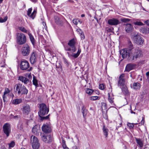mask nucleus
<instances>
[{
    "mask_svg": "<svg viewBox=\"0 0 149 149\" xmlns=\"http://www.w3.org/2000/svg\"><path fill=\"white\" fill-rule=\"evenodd\" d=\"M37 54L35 51H33L30 58V62L31 64H33L36 61Z\"/></svg>",
    "mask_w": 149,
    "mask_h": 149,
    "instance_id": "nucleus-17",
    "label": "nucleus"
},
{
    "mask_svg": "<svg viewBox=\"0 0 149 149\" xmlns=\"http://www.w3.org/2000/svg\"><path fill=\"white\" fill-rule=\"evenodd\" d=\"M30 106L27 104H26L23 106L22 109V111L23 114L25 115H28L30 111Z\"/></svg>",
    "mask_w": 149,
    "mask_h": 149,
    "instance_id": "nucleus-12",
    "label": "nucleus"
},
{
    "mask_svg": "<svg viewBox=\"0 0 149 149\" xmlns=\"http://www.w3.org/2000/svg\"><path fill=\"white\" fill-rule=\"evenodd\" d=\"M128 126L130 128H133L134 126L133 124H129L128 125Z\"/></svg>",
    "mask_w": 149,
    "mask_h": 149,
    "instance_id": "nucleus-49",
    "label": "nucleus"
},
{
    "mask_svg": "<svg viewBox=\"0 0 149 149\" xmlns=\"http://www.w3.org/2000/svg\"><path fill=\"white\" fill-rule=\"evenodd\" d=\"M33 84L36 87L38 86V81L36 78V77L34 76H33Z\"/></svg>",
    "mask_w": 149,
    "mask_h": 149,
    "instance_id": "nucleus-28",
    "label": "nucleus"
},
{
    "mask_svg": "<svg viewBox=\"0 0 149 149\" xmlns=\"http://www.w3.org/2000/svg\"><path fill=\"white\" fill-rule=\"evenodd\" d=\"M145 23L147 25H149V19L145 21Z\"/></svg>",
    "mask_w": 149,
    "mask_h": 149,
    "instance_id": "nucleus-54",
    "label": "nucleus"
},
{
    "mask_svg": "<svg viewBox=\"0 0 149 149\" xmlns=\"http://www.w3.org/2000/svg\"><path fill=\"white\" fill-rule=\"evenodd\" d=\"M110 93H108V100L109 102L111 103H112V98L110 96Z\"/></svg>",
    "mask_w": 149,
    "mask_h": 149,
    "instance_id": "nucleus-45",
    "label": "nucleus"
},
{
    "mask_svg": "<svg viewBox=\"0 0 149 149\" xmlns=\"http://www.w3.org/2000/svg\"><path fill=\"white\" fill-rule=\"evenodd\" d=\"M120 22L117 19H112V25H117L119 24Z\"/></svg>",
    "mask_w": 149,
    "mask_h": 149,
    "instance_id": "nucleus-33",
    "label": "nucleus"
},
{
    "mask_svg": "<svg viewBox=\"0 0 149 149\" xmlns=\"http://www.w3.org/2000/svg\"><path fill=\"white\" fill-rule=\"evenodd\" d=\"M142 33H149V28L148 27L143 28L141 30Z\"/></svg>",
    "mask_w": 149,
    "mask_h": 149,
    "instance_id": "nucleus-32",
    "label": "nucleus"
},
{
    "mask_svg": "<svg viewBox=\"0 0 149 149\" xmlns=\"http://www.w3.org/2000/svg\"><path fill=\"white\" fill-rule=\"evenodd\" d=\"M3 100L4 102H5V98H3Z\"/></svg>",
    "mask_w": 149,
    "mask_h": 149,
    "instance_id": "nucleus-64",
    "label": "nucleus"
},
{
    "mask_svg": "<svg viewBox=\"0 0 149 149\" xmlns=\"http://www.w3.org/2000/svg\"><path fill=\"white\" fill-rule=\"evenodd\" d=\"M18 29L22 32L26 33L27 32V30L25 29V28L23 27H19Z\"/></svg>",
    "mask_w": 149,
    "mask_h": 149,
    "instance_id": "nucleus-37",
    "label": "nucleus"
},
{
    "mask_svg": "<svg viewBox=\"0 0 149 149\" xmlns=\"http://www.w3.org/2000/svg\"><path fill=\"white\" fill-rule=\"evenodd\" d=\"M133 87L134 89H139L140 88V84L139 83H134L133 84Z\"/></svg>",
    "mask_w": 149,
    "mask_h": 149,
    "instance_id": "nucleus-30",
    "label": "nucleus"
},
{
    "mask_svg": "<svg viewBox=\"0 0 149 149\" xmlns=\"http://www.w3.org/2000/svg\"><path fill=\"white\" fill-rule=\"evenodd\" d=\"M108 23L109 24L112 25V19H109L108 21Z\"/></svg>",
    "mask_w": 149,
    "mask_h": 149,
    "instance_id": "nucleus-52",
    "label": "nucleus"
},
{
    "mask_svg": "<svg viewBox=\"0 0 149 149\" xmlns=\"http://www.w3.org/2000/svg\"><path fill=\"white\" fill-rule=\"evenodd\" d=\"M102 130L104 134L107 137L108 134V129L104 125L103 126Z\"/></svg>",
    "mask_w": 149,
    "mask_h": 149,
    "instance_id": "nucleus-29",
    "label": "nucleus"
},
{
    "mask_svg": "<svg viewBox=\"0 0 149 149\" xmlns=\"http://www.w3.org/2000/svg\"><path fill=\"white\" fill-rule=\"evenodd\" d=\"M123 92L125 94H127L129 93V91L126 85L124 86H122L120 88Z\"/></svg>",
    "mask_w": 149,
    "mask_h": 149,
    "instance_id": "nucleus-26",
    "label": "nucleus"
},
{
    "mask_svg": "<svg viewBox=\"0 0 149 149\" xmlns=\"http://www.w3.org/2000/svg\"><path fill=\"white\" fill-rule=\"evenodd\" d=\"M125 74H121L119 77V80L118 81V84L119 86L121 88L122 86H124L125 84V79L124 78Z\"/></svg>",
    "mask_w": 149,
    "mask_h": 149,
    "instance_id": "nucleus-13",
    "label": "nucleus"
},
{
    "mask_svg": "<svg viewBox=\"0 0 149 149\" xmlns=\"http://www.w3.org/2000/svg\"><path fill=\"white\" fill-rule=\"evenodd\" d=\"M8 17L6 16L3 19L2 18H0V23H3L6 22L7 20Z\"/></svg>",
    "mask_w": 149,
    "mask_h": 149,
    "instance_id": "nucleus-39",
    "label": "nucleus"
},
{
    "mask_svg": "<svg viewBox=\"0 0 149 149\" xmlns=\"http://www.w3.org/2000/svg\"><path fill=\"white\" fill-rule=\"evenodd\" d=\"M42 130L45 134H48L51 132L50 126L48 125L44 124L42 127Z\"/></svg>",
    "mask_w": 149,
    "mask_h": 149,
    "instance_id": "nucleus-16",
    "label": "nucleus"
},
{
    "mask_svg": "<svg viewBox=\"0 0 149 149\" xmlns=\"http://www.w3.org/2000/svg\"><path fill=\"white\" fill-rule=\"evenodd\" d=\"M28 34L29 36L30 40L33 45L35 44V40L32 34L29 32H28Z\"/></svg>",
    "mask_w": 149,
    "mask_h": 149,
    "instance_id": "nucleus-27",
    "label": "nucleus"
},
{
    "mask_svg": "<svg viewBox=\"0 0 149 149\" xmlns=\"http://www.w3.org/2000/svg\"><path fill=\"white\" fill-rule=\"evenodd\" d=\"M71 52H67V53L68 54V56L70 58L73 57L74 58H77L80 54L81 52V49H79L77 53H74L72 51H71Z\"/></svg>",
    "mask_w": 149,
    "mask_h": 149,
    "instance_id": "nucleus-15",
    "label": "nucleus"
},
{
    "mask_svg": "<svg viewBox=\"0 0 149 149\" xmlns=\"http://www.w3.org/2000/svg\"><path fill=\"white\" fill-rule=\"evenodd\" d=\"M40 129L37 125H35L32 129V132L35 134H37L39 132Z\"/></svg>",
    "mask_w": 149,
    "mask_h": 149,
    "instance_id": "nucleus-25",
    "label": "nucleus"
},
{
    "mask_svg": "<svg viewBox=\"0 0 149 149\" xmlns=\"http://www.w3.org/2000/svg\"><path fill=\"white\" fill-rule=\"evenodd\" d=\"M134 28L133 26L129 24L126 25L125 27V30L127 33H130L132 31Z\"/></svg>",
    "mask_w": 149,
    "mask_h": 149,
    "instance_id": "nucleus-20",
    "label": "nucleus"
},
{
    "mask_svg": "<svg viewBox=\"0 0 149 149\" xmlns=\"http://www.w3.org/2000/svg\"><path fill=\"white\" fill-rule=\"evenodd\" d=\"M82 112L84 117L87 114V110L86 109L84 106H83L82 108Z\"/></svg>",
    "mask_w": 149,
    "mask_h": 149,
    "instance_id": "nucleus-31",
    "label": "nucleus"
},
{
    "mask_svg": "<svg viewBox=\"0 0 149 149\" xmlns=\"http://www.w3.org/2000/svg\"><path fill=\"white\" fill-rule=\"evenodd\" d=\"M135 138L137 146H139L141 148L143 146V141L140 138Z\"/></svg>",
    "mask_w": 149,
    "mask_h": 149,
    "instance_id": "nucleus-19",
    "label": "nucleus"
},
{
    "mask_svg": "<svg viewBox=\"0 0 149 149\" xmlns=\"http://www.w3.org/2000/svg\"><path fill=\"white\" fill-rule=\"evenodd\" d=\"M128 45V48L121 50L120 51V54L123 58L127 57L128 56V58L130 60V45H129V43Z\"/></svg>",
    "mask_w": 149,
    "mask_h": 149,
    "instance_id": "nucleus-8",
    "label": "nucleus"
},
{
    "mask_svg": "<svg viewBox=\"0 0 149 149\" xmlns=\"http://www.w3.org/2000/svg\"><path fill=\"white\" fill-rule=\"evenodd\" d=\"M62 147L63 149H69V148L67 146L65 141L64 140H62Z\"/></svg>",
    "mask_w": 149,
    "mask_h": 149,
    "instance_id": "nucleus-35",
    "label": "nucleus"
},
{
    "mask_svg": "<svg viewBox=\"0 0 149 149\" xmlns=\"http://www.w3.org/2000/svg\"><path fill=\"white\" fill-rule=\"evenodd\" d=\"M144 120L143 118L142 119V120L140 123L141 125H143V124H144Z\"/></svg>",
    "mask_w": 149,
    "mask_h": 149,
    "instance_id": "nucleus-53",
    "label": "nucleus"
},
{
    "mask_svg": "<svg viewBox=\"0 0 149 149\" xmlns=\"http://www.w3.org/2000/svg\"><path fill=\"white\" fill-rule=\"evenodd\" d=\"M55 22L58 25H62L63 24V21L61 19L57 16L54 17Z\"/></svg>",
    "mask_w": 149,
    "mask_h": 149,
    "instance_id": "nucleus-21",
    "label": "nucleus"
},
{
    "mask_svg": "<svg viewBox=\"0 0 149 149\" xmlns=\"http://www.w3.org/2000/svg\"><path fill=\"white\" fill-rule=\"evenodd\" d=\"M16 38L17 43L22 45L24 44L26 42V37L22 33H17L16 35Z\"/></svg>",
    "mask_w": 149,
    "mask_h": 149,
    "instance_id": "nucleus-4",
    "label": "nucleus"
},
{
    "mask_svg": "<svg viewBox=\"0 0 149 149\" xmlns=\"http://www.w3.org/2000/svg\"><path fill=\"white\" fill-rule=\"evenodd\" d=\"M105 87L106 86L105 85L103 84H100L99 85V88L101 90H103L104 89Z\"/></svg>",
    "mask_w": 149,
    "mask_h": 149,
    "instance_id": "nucleus-40",
    "label": "nucleus"
},
{
    "mask_svg": "<svg viewBox=\"0 0 149 149\" xmlns=\"http://www.w3.org/2000/svg\"><path fill=\"white\" fill-rule=\"evenodd\" d=\"M27 76H28V77L29 78V79L31 78L32 77V76L31 75V73H29Z\"/></svg>",
    "mask_w": 149,
    "mask_h": 149,
    "instance_id": "nucleus-55",
    "label": "nucleus"
},
{
    "mask_svg": "<svg viewBox=\"0 0 149 149\" xmlns=\"http://www.w3.org/2000/svg\"><path fill=\"white\" fill-rule=\"evenodd\" d=\"M102 111H104L107 109V105L105 103L103 102L102 103Z\"/></svg>",
    "mask_w": 149,
    "mask_h": 149,
    "instance_id": "nucleus-34",
    "label": "nucleus"
},
{
    "mask_svg": "<svg viewBox=\"0 0 149 149\" xmlns=\"http://www.w3.org/2000/svg\"><path fill=\"white\" fill-rule=\"evenodd\" d=\"M78 22H79L80 24H81L82 22L79 19H78Z\"/></svg>",
    "mask_w": 149,
    "mask_h": 149,
    "instance_id": "nucleus-57",
    "label": "nucleus"
},
{
    "mask_svg": "<svg viewBox=\"0 0 149 149\" xmlns=\"http://www.w3.org/2000/svg\"><path fill=\"white\" fill-rule=\"evenodd\" d=\"M40 110L38 114L41 120L48 119L49 118V115L45 117L42 116L47 114L49 111V109H47L46 105L44 103H42L40 104Z\"/></svg>",
    "mask_w": 149,
    "mask_h": 149,
    "instance_id": "nucleus-2",
    "label": "nucleus"
},
{
    "mask_svg": "<svg viewBox=\"0 0 149 149\" xmlns=\"http://www.w3.org/2000/svg\"><path fill=\"white\" fill-rule=\"evenodd\" d=\"M85 15L84 14H82L81 15V17H84L85 16Z\"/></svg>",
    "mask_w": 149,
    "mask_h": 149,
    "instance_id": "nucleus-59",
    "label": "nucleus"
},
{
    "mask_svg": "<svg viewBox=\"0 0 149 149\" xmlns=\"http://www.w3.org/2000/svg\"><path fill=\"white\" fill-rule=\"evenodd\" d=\"M42 140L46 143H49L52 142L53 138L50 134H41Z\"/></svg>",
    "mask_w": 149,
    "mask_h": 149,
    "instance_id": "nucleus-5",
    "label": "nucleus"
},
{
    "mask_svg": "<svg viewBox=\"0 0 149 149\" xmlns=\"http://www.w3.org/2000/svg\"><path fill=\"white\" fill-rule=\"evenodd\" d=\"M131 20V19L128 18H122L121 19V21L123 22H127Z\"/></svg>",
    "mask_w": 149,
    "mask_h": 149,
    "instance_id": "nucleus-41",
    "label": "nucleus"
},
{
    "mask_svg": "<svg viewBox=\"0 0 149 149\" xmlns=\"http://www.w3.org/2000/svg\"><path fill=\"white\" fill-rule=\"evenodd\" d=\"M3 0H0V3H1L2 2Z\"/></svg>",
    "mask_w": 149,
    "mask_h": 149,
    "instance_id": "nucleus-62",
    "label": "nucleus"
},
{
    "mask_svg": "<svg viewBox=\"0 0 149 149\" xmlns=\"http://www.w3.org/2000/svg\"><path fill=\"white\" fill-rule=\"evenodd\" d=\"M22 100L21 98H17L13 100L12 103L13 104L17 105L21 103L22 102Z\"/></svg>",
    "mask_w": 149,
    "mask_h": 149,
    "instance_id": "nucleus-24",
    "label": "nucleus"
},
{
    "mask_svg": "<svg viewBox=\"0 0 149 149\" xmlns=\"http://www.w3.org/2000/svg\"><path fill=\"white\" fill-rule=\"evenodd\" d=\"M93 90L88 88L86 90V93L89 95H91L93 92Z\"/></svg>",
    "mask_w": 149,
    "mask_h": 149,
    "instance_id": "nucleus-38",
    "label": "nucleus"
},
{
    "mask_svg": "<svg viewBox=\"0 0 149 149\" xmlns=\"http://www.w3.org/2000/svg\"><path fill=\"white\" fill-rule=\"evenodd\" d=\"M3 130L4 133L8 137L11 131L10 125L8 123H5L3 126Z\"/></svg>",
    "mask_w": 149,
    "mask_h": 149,
    "instance_id": "nucleus-11",
    "label": "nucleus"
},
{
    "mask_svg": "<svg viewBox=\"0 0 149 149\" xmlns=\"http://www.w3.org/2000/svg\"><path fill=\"white\" fill-rule=\"evenodd\" d=\"M32 10V8H29L28 9L27 11V15L29 16L30 17L33 19L35 16L36 14V11L35 10H34L32 14H31Z\"/></svg>",
    "mask_w": 149,
    "mask_h": 149,
    "instance_id": "nucleus-18",
    "label": "nucleus"
},
{
    "mask_svg": "<svg viewBox=\"0 0 149 149\" xmlns=\"http://www.w3.org/2000/svg\"><path fill=\"white\" fill-rule=\"evenodd\" d=\"M10 92V91L8 88H6L5 89V91L4 92V95H6L7 94H8Z\"/></svg>",
    "mask_w": 149,
    "mask_h": 149,
    "instance_id": "nucleus-47",
    "label": "nucleus"
},
{
    "mask_svg": "<svg viewBox=\"0 0 149 149\" xmlns=\"http://www.w3.org/2000/svg\"><path fill=\"white\" fill-rule=\"evenodd\" d=\"M15 91L19 95H26L28 91L26 87L20 83L15 85L14 88Z\"/></svg>",
    "mask_w": 149,
    "mask_h": 149,
    "instance_id": "nucleus-3",
    "label": "nucleus"
},
{
    "mask_svg": "<svg viewBox=\"0 0 149 149\" xmlns=\"http://www.w3.org/2000/svg\"><path fill=\"white\" fill-rule=\"evenodd\" d=\"M134 40L136 43L139 45H141L143 42V38L139 35H136L134 37Z\"/></svg>",
    "mask_w": 149,
    "mask_h": 149,
    "instance_id": "nucleus-14",
    "label": "nucleus"
},
{
    "mask_svg": "<svg viewBox=\"0 0 149 149\" xmlns=\"http://www.w3.org/2000/svg\"><path fill=\"white\" fill-rule=\"evenodd\" d=\"M19 118V116H14V118H15V119H18Z\"/></svg>",
    "mask_w": 149,
    "mask_h": 149,
    "instance_id": "nucleus-56",
    "label": "nucleus"
},
{
    "mask_svg": "<svg viewBox=\"0 0 149 149\" xmlns=\"http://www.w3.org/2000/svg\"><path fill=\"white\" fill-rule=\"evenodd\" d=\"M134 24L135 25L141 26L143 25V24L141 22L136 21L134 22Z\"/></svg>",
    "mask_w": 149,
    "mask_h": 149,
    "instance_id": "nucleus-42",
    "label": "nucleus"
},
{
    "mask_svg": "<svg viewBox=\"0 0 149 149\" xmlns=\"http://www.w3.org/2000/svg\"><path fill=\"white\" fill-rule=\"evenodd\" d=\"M30 48L29 46L27 44H26L22 48V54L24 56H28L30 53Z\"/></svg>",
    "mask_w": 149,
    "mask_h": 149,
    "instance_id": "nucleus-10",
    "label": "nucleus"
},
{
    "mask_svg": "<svg viewBox=\"0 0 149 149\" xmlns=\"http://www.w3.org/2000/svg\"><path fill=\"white\" fill-rule=\"evenodd\" d=\"M73 23L74 24L77 25L78 24V19H74L73 20Z\"/></svg>",
    "mask_w": 149,
    "mask_h": 149,
    "instance_id": "nucleus-46",
    "label": "nucleus"
},
{
    "mask_svg": "<svg viewBox=\"0 0 149 149\" xmlns=\"http://www.w3.org/2000/svg\"><path fill=\"white\" fill-rule=\"evenodd\" d=\"M131 113H134V114H135V113L134 112H133L132 110H131Z\"/></svg>",
    "mask_w": 149,
    "mask_h": 149,
    "instance_id": "nucleus-61",
    "label": "nucleus"
},
{
    "mask_svg": "<svg viewBox=\"0 0 149 149\" xmlns=\"http://www.w3.org/2000/svg\"><path fill=\"white\" fill-rule=\"evenodd\" d=\"M64 63H65V64H66L67 66H68L69 64L68 63L67 60L65 58L64 59Z\"/></svg>",
    "mask_w": 149,
    "mask_h": 149,
    "instance_id": "nucleus-50",
    "label": "nucleus"
},
{
    "mask_svg": "<svg viewBox=\"0 0 149 149\" xmlns=\"http://www.w3.org/2000/svg\"><path fill=\"white\" fill-rule=\"evenodd\" d=\"M5 95L3 94V98H5L6 97Z\"/></svg>",
    "mask_w": 149,
    "mask_h": 149,
    "instance_id": "nucleus-60",
    "label": "nucleus"
},
{
    "mask_svg": "<svg viewBox=\"0 0 149 149\" xmlns=\"http://www.w3.org/2000/svg\"><path fill=\"white\" fill-rule=\"evenodd\" d=\"M98 97L97 96H93L90 97V99L91 100H95L97 99Z\"/></svg>",
    "mask_w": 149,
    "mask_h": 149,
    "instance_id": "nucleus-43",
    "label": "nucleus"
},
{
    "mask_svg": "<svg viewBox=\"0 0 149 149\" xmlns=\"http://www.w3.org/2000/svg\"><path fill=\"white\" fill-rule=\"evenodd\" d=\"M20 67L22 70H27L29 71L32 70L31 67L28 69L30 68V65L28 61L25 60L22 61L20 64Z\"/></svg>",
    "mask_w": 149,
    "mask_h": 149,
    "instance_id": "nucleus-7",
    "label": "nucleus"
},
{
    "mask_svg": "<svg viewBox=\"0 0 149 149\" xmlns=\"http://www.w3.org/2000/svg\"><path fill=\"white\" fill-rule=\"evenodd\" d=\"M15 145V143L14 141H12L8 144L9 148H10L13 147Z\"/></svg>",
    "mask_w": 149,
    "mask_h": 149,
    "instance_id": "nucleus-36",
    "label": "nucleus"
},
{
    "mask_svg": "<svg viewBox=\"0 0 149 149\" xmlns=\"http://www.w3.org/2000/svg\"><path fill=\"white\" fill-rule=\"evenodd\" d=\"M80 36L81 38V40H83L85 38V36L84 33L82 31H81V33H80Z\"/></svg>",
    "mask_w": 149,
    "mask_h": 149,
    "instance_id": "nucleus-44",
    "label": "nucleus"
},
{
    "mask_svg": "<svg viewBox=\"0 0 149 149\" xmlns=\"http://www.w3.org/2000/svg\"><path fill=\"white\" fill-rule=\"evenodd\" d=\"M31 143L33 149H38L40 144L39 140L36 137L33 135L31 136Z\"/></svg>",
    "mask_w": 149,
    "mask_h": 149,
    "instance_id": "nucleus-6",
    "label": "nucleus"
},
{
    "mask_svg": "<svg viewBox=\"0 0 149 149\" xmlns=\"http://www.w3.org/2000/svg\"><path fill=\"white\" fill-rule=\"evenodd\" d=\"M18 80L21 81L25 84H27L29 82V80L27 78L23 76L19 77Z\"/></svg>",
    "mask_w": 149,
    "mask_h": 149,
    "instance_id": "nucleus-23",
    "label": "nucleus"
},
{
    "mask_svg": "<svg viewBox=\"0 0 149 149\" xmlns=\"http://www.w3.org/2000/svg\"><path fill=\"white\" fill-rule=\"evenodd\" d=\"M107 32H111L112 31V30L111 28L107 29Z\"/></svg>",
    "mask_w": 149,
    "mask_h": 149,
    "instance_id": "nucleus-51",
    "label": "nucleus"
},
{
    "mask_svg": "<svg viewBox=\"0 0 149 149\" xmlns=\"http://www.w3.org/2000/svg\"><path fill=\"white\" fill-rule=\"evenodd\" d=\"M95 19H96L97 20V22H98V20L97 19V18H95Z\"/></svg>",
    "mask_w": 149,
    "mask_h": 149,
    "instance_id": "nucleus-63",
    "label": "nucleus"
},
{
    "mask_svg": "<svg viewBox=\"0 0 149 149\" xmlns=\"http://www.w3.org/2000/svg\"><path fill=\"white\" fill-rule=\"evenodd\" d=\"M146 75L147 77V79L149 82V72H146Z\"/></svg>",
    "mask_w": 149,
    "mask_h": 149,
    "instance_id": "nucleus-48",
    "label": "nucleus"
},
{
    "mask_svg": "<svg viewBox=\"0 0 149 149\" xmlns=\"http://www.w3.org/2000/svg\"><path fill=\"white\" fill-rule=\"evenodd\" d=\"M130 52V60H136L137 58L141 56L142 51L138 47H134L131 42H129Z\"/></svg>",
    "mask_w": 149,
    "mask_h": 149,
    "instance_id": "nucleus-1",
    "label": "nucleus"
},
{
    "mask_svg": "<svg viewBox=\"0 0 149 149\" xmlns=\"http://www.w3.org/2000/svg\"><path fill=\"white\" fill-rule=\"evenodd\" d=\"M75 44V41L74 39H71L69 41L68 43V45L70 47H65V49L66 51H72L73 52H74L76 50V48L74 45Z\"/></svg>",
    "mask_w": 149,
    "mask_h": 149,
    "instance_id": "nucleus-9",
    "label": "nucleus"
},
{
    "mask_svg": "<svg viewBox=\"0 0 149 149\" xmlns=\"http://www.w3.org/2000/svg\"><path fill=\"white\" fill-rule=\"evenodd\" d=\"M73 149H78V148L77 146H75L73 147Z\"/></svg>",
    "mask_w": 149,
    "mask_h": 149,
    "instance_id": "nucleus-58",
    "label": "nucleus"
},
{
    "mask_svg": "<svg viewBox=\"0 0 149 149\" xmlns=\"http://www.w3.org/2000/svg\"><path fill=\"white\" fill-rule=\"evenodd\" d=\"M135 65L133 64H127L125 68V71L129 72L131 70L133 69Z\"/></svg>",
    "mask_w": 149,
    "mask_h": 149,
    "instance_id": "nucleus-22",
    "label": "nucleus"
}]
</instances>
